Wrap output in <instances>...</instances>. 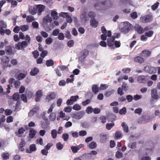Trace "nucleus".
Listing matches in <instances>:
<instances>
[{
	"mask_svg": "<svg viewBox=\"0 0 160 160\" xmlns=\"http://www.w3.org/2000/svg\"><path fill=\"white\" fill-rule=\"evenodd\" d=\"M24 39L27 41H23L22 42H19L15 45V48L18 50H22L26 47L28 44L30 43V38L28 35H26L24 38Z\"/></svg>",
	"mask_w": 160,
	"mask_h": 160,
	"instance_id": "obj_1",
	"label": "nucleus"
},
{
	"mask_svg": "<svg viewBox=\"0 0 160 160\" xmlns=\"http://www.w3.org/2000/svg\"><path fill=\"white\" fill-rule=\"evenodd\" d=\"M111 32L110 31H108V32L107 36L108 38H107V45L109 47H113L114 46V41L116 38H118L120 34L117 33H115L114 35L111 37Z\"/></svg>",
	"mask_w": 160,
	"mask_h": 160,
	"instance_id": "obj_2",
	"label": "nucleus"
},
{
	"mask_svg": "<svg viewBox=\"0 0 160 160\" xmlns=\"http://www.w3.org/2000/svg\"><path fill=\"white\" fill-rule=\"evenodd\" d=\"M123 26L121 29V32L126 34L128 33L132 28V25L128 22H125L123 23Z\"/></svg>",
	"mask_w": 160,
	"mask_h": 160,
	"instance_id": "obj_3",
	"label": "nucleus"
},
{
	"mask_svg": "<svg viewBox=\"0 0 160 160\" xmlns=\"http://www.w3.org/2000/svg\"><path fill=\"white\" fill-rule=\"evenodd\" d=\"M1 64L3 69H5L8 66L10 67V65H8V63L9 61V58L6 56H3L1 58Z\"/></svg>",
	"mask_w": 160,
	"mask_h": 160,
	"instance_id": "obj_4",
	"label": "nucleus"
},
{
	"mask_svg": "<svg viewBox=\"0 0 160 160\" xmlns=\"http://www.w3.org/2000/svg\"><path fill=\"white\" fill-rule=\"evenodd\" d=\"M52 21V19L49 14H48L46 16H45L43 18L42 22V25L43 27L44 28L48 27L47 23L51 22Z\"/></svg>",
	"mask_w": 160,
	"mask_h": 160,
	"instance_id": "obj_5",
	"label": "nucleus"
},
{
	"mask_svg": "<svg viewBox=\"0 0 160 160\" xmlns=\"http://www.w3.org/2000/svg\"><path fill=\"white\" fill-rule=\"evenodd\" d=\"M84 114V112L83 111H80L77 113H73L71 114V116L72 118L80 119H81Z\"/></svg>",
	"mask_w": 160,
	"mask_h": 160,
	"instance_id": "obj_6",
	"label": "nucleus"
},
{
	"mask_svg": "<svg viewBox=\"0 0 160 160\" xmlns=\"http://www.w3.org/2000/svg\"><path fill=\"white\" fill-rule=\"evenodd\" d=\"M144 69L147 72L150 74L155 73L157 71L155 67L150 66H147L145 67Z\"/></svg>",
	"mask_w": 160,
	"mask_h": 160,
	"instance_id": "obj_7",
	"label": "nucleus"
},
{
	"mask_svg": "<svg viewBox=\"0 0 160 160\" xmlns=\"http://www.w3.org/2000/svg\"><path fill=\"white\" fill-rule=\"evenodd\" d=\"M79 96L78 95L72 96L70 99L67 100L66 104L68 105H72L73 104V102H76Z\"/></svg>",
	"mask_w": 160,
	"mask_h": 160,
	"instance_id": "obj_8",
	"label": "nucleus"
},
{
	"mask_svg": "<svg viewBox=\"0 0 160 160\" xmlns=\"http://www.w3.org/2000/svg\"><path fill=\"white\" fill-rule=\"evenodd\" d=\"M150 118L144 116H142L139 118L138 120V122L140 124H144L149 122Z\"/></svg>",
	"mask_w": 160,
	"mask_h": 160,
	"instance_id": "obj_9",
	"label": "nucleus"
},
{
	"mask_svg": "<svg viewBox=\"0 0 160 160\" xmlns=\"http://www.w3.org/2000/svg\"><path fill=\"white\" fill-rule=\"evenodd\" d=\"M152 18L151 15H147L140 18V20L143 23H146L152 21Z\"/></svg>",
	"mask_w": 160,
	"mask_h": 160,
	"instance_id": "obj_10",
	"label": "nucleus"
},
{
	"mask_svg": "<svg viewBox=\"0 0 160 160\" xmlns=\"http://www.w3.org/2000/svg\"><path fill=\"white\" fill-rule=\"evenodd\" d=\"M157 90L156 89L153 88L151 90V97L154 99L159 98V96L157 94Z\"/></svg>",
	"mask_w": 160,
	"mask_h": 160,
	"instance_id": "obj_11",
	"label": "nucleus"
},
{
	"mask_svg": "<svg viewBox=\"0 0 160 160\" xmlns=\"http://www.w3.org/2000/svg\"><path fill=\"white\" fill-rule=\"evenodd\" d=\"M80 20L84 22L88 20V18L85 11H83L82 12L80 15Z\"/></svg>",
	"mask_w": 160,
	"mask_h": 160,
	"instance_id": "obj_12",
	"label": "nucleus"
},
{
	"mask_svg": "<svg viewBox=\"0 0 160 160\" xmlns=\"http://www.w3.org/2000/svg\"><path fill=\"white\" fill-rule=\"evenodd\" d=\"M100 3L103 5V7L104 9H107L109 8L112 6V4L109 1H107L104 2H101Z\"/></svg>",
	"mask_w": 160,
	"mask_h": 160,
	"instance_id": "obj_13",
	"label": "nucleus"
},
{
	"mask_svg": "<svg viewBox=\"0 0 160 160\" xmlns=\"http://www.w3.org/2000/svg\"><path fill=\"white\" fill-rule=\"evenodd\" d=\"M42 92L41 90H38L36 94V98L35 100L37 102H38L40 101V98L42 97Z\"/></svg>",
	"mask_w": 160,
	"mask_h": 160,
	"instance_id": "obj_14",
	"label": "nucleus"
},
{
	"mask_svg": "<svg viewBox=\"0 0 160 160\" xmlns=\"http://www.w3.org/2000/svg\"><path fill=\"white\" fill-rule=\"evenodd\" d=\"M45 7L42 5H38L36 6L37 10L38 15H41L42 12L44 11Z\"/></svg>",
	"mask_w": 160,
	"mask_h": 160,
	"instance_id": "obj_15",
	"label": "nucleus"
},
{
	"mask_svg": "<svg viewBox=\"0 0 160 160\" xmlns=\"http://www.w3.org/2000/svg\"><path fill=\"white\" fill-rule=\"evenodd\" d=\"M36 150V145L32 144L30 146L29 148L26 149V152L28 153H31L32 152L35 151Z\"/></svg>",
	"mask_w": 160,
	"mask_h": 160,
	"instance_id": "obj_16",
	"label": "nucleus"
},
{
	"mask_svg": "<svg viewBox=\"0 0 160 160\" xmlns=\"http://www.w3.org/2000/svg\"><path fill=\"white\" fill-rule=\"evenodd\" d=\"M151 54V51L148 50H145L142 51L140 55L143 57L146 58L150 56Z\"/></svg>",
	"mask_w": 160,
	"mask_h": 160,
	"instance_id": "obj_17",
	"label": "nucleus"
},
{
	"mask_svg": "<svg viewBox=\"0 0 160 160\" xmlns=\"http://www.w3.org/2000/svg\"><path fill=\"white\" fill-rule=\"evenodd\" d=\"M133 60L134 62L140 64L143 63L145 60L144 58L140 56H137L134 58Z\"/></svg>",
	"mask_w": 160,
	"mask_h": 160,
	"instance_id": "obj_18",
	"label": "nucleus"
},
{
	"mask_svg": "<svg viewBox=\"0 0 160 160\" xmlns=\"http://www.w3.org/2000/svg\"><path fill=\"white\" fill-rule=\"evenodd\" d=\"M55 97L56 94L54 92L50 93L47 96L46 98V101L49 102L51 100L54 99Z\"/></svg>",
	"mask_w": 160,
	"mask_h": 160,
	"instance_id": "obj_19",
	"label": "nucleus"
},
{
	"mask_svg": "<svg viewBox=\"0 0 160 160\" xmlns=\"http://www.w3.org/2000/svg\"><path fill=\"white\" fill-rule=\"evenodd\" d=\"M135 29L138 33L141 34L143 33V30L142 27L138 24H136L135 26Z\"/></svg>",
	"mask_w": 160,
	"mask_h": 160,
	"instance_id": "obj_20",
	"label": "nucleus"
},
{
	"mask_svg": "<svg viewBox=\"0 0 160 160\" xmlns=\"http://www.w3.org/2000/svg\"><path fill=\"white\" fill-rule=\"evenodd\" d=\"M43 119L47 120L42 122L41 125L42 127V128L44 129L47 128L49 126V122L48 120V119L47 118L46 119L44 118H43Z\"/></svg>",
	"mask_w": 160,
	"mask_h": 160,
	"instance_id": "obj_21",
	"label": "nucleus"
},
{
	"mask_svg": "<svg viewBox=\"0 0 160 160\" xmlns=\"http://www.w3.org/2000/svg\"><path fill=\"white\" fill-rule=\"evenodd\" d=\"M56 11V9H54L51 11V16L54 20L58 19V13Z\"/></svg>",
	"mask_w": 160,
	"mask_h": 160,
	"instance_id": "obj_22",
	"label": "nucleus"
},
{
	"mask_svg": "<svg viewBox=\"0 0 160 160\" xmlns=\"http://www.w3.org/2000/svg\"><path fill=\"white\" fill-rule=\"evenodd\" d=\"M39 109V107L38 106L34 107L28 113V116L29 117L32 116L35 113H36Z\"/></svg>",
	"mask_w": 160,
	"mask_h": 160,
	"instance_id": "obj_23",
	"label": "nucleus"
},
{
	"mask_svg": "<svg viewBox=\"0 0 160 160\" xmlns=\"http://www.w3.org/2000/svg\"><path fill=\"white\" fill-rule=\"evenodd\" d=\"M137 81L138 83H143L145 82L146 79L144 76H139L137 78Z\"/></svg>",
	"mask_w": 160,
	"mask_h": 160,
	"instance_id": "obj_24",
	"label": "nucleus"
},
{
	"mask_svg": "<svg viewBox=\"0 0 160 160\" xmlns=\"http://www.w3.org/2000/svg\"><path fill=\"white\" fill-rule=\"evenodd\" d=\"M28 11L32 15H34L36 13V10L34 6H29L28 7Z\"/></svg>",
	"mask_w": 160,
	"mask_h": 160,
	"instance_id": "obj_25",
	"label": "nucleus"
},
{
	"mask_svg": "<svg viewBox=\"0 0 160 160\" xmlns=\"http://www.w3.org/2000/svg\"><path fill=\"white\" fill-rule=\"evenodd\" d=\"M60 117L62 118H63V120L67 121L70 118L69 116H66L65 113L62 111H61L60 112Z\"/></svg>",
	"mask_w": 160,
	"mask_h": 160,
	"instance_id": "obj_26",
	"label": "nucleus"
},
{
	"mask_svg": "<svg viewBox=\"0 0 160 160\" xmlns=\"http://www.w3.org/2000/svg\"><path fill=\"white\" fill-rule=\"evenodd\" d=\"M90 22L92 26L94 28H96L98 24V22L94 18L91 19Z\"/></svg>",
	"mask_w": 160,
	"mask_h": 160,
	"instance_id": "obj_27",
	"label": "nucleus"
},
{
	"mask_svg": "<svg viewBox=\"0 0 160 160\" xmlns=\"http://www.w3.org/2000/svg\"><path fill=\"white\" fill-rule=\"evenodd\" d=\"M39 72V69L38 68H34L31 70L30 72V74L32 76H34L37 75Z\"/></svg>",
	"mask_w": 160,
	"mask_h": 160,
	"instance_id": "obj_28",
	"label": "nucleus"
},
{
	"mask_svg": "<svg viewBox=\"0 0 160 160\" xmlns=\"http://www.w3.org/2000/svg\"><path fill=\"white\" fill-rule=\"evenodd\" d=\"M88 54V51L86 49L84 50L81 52V56L80 58L82 59L85 58L87 55Z\"/></svg>",
	"mask_w": 160,
	"mask_h": 160,
	"instance_id": "obj_29",
	"label": "nucleus"
},
{
	"mask_svg": "<svg viewBox=\"0 0 160 160\" xmlns=\"http://www.w3.org/2000/svg\"><path fill=\"white\" fill-rule=\"evenodd\" d=\"M107 139L106 135L101 134L100 135V142L104 143L106 141Z\"/></svg>",
	"mask_w": 160,
	"mask_h": 160,
	"instance_id": "obj_30",
	"label": "nucleus"
},
{
	"mask_svg": "<svg viewBox=\"0 0 160 160\" xmlns=\"http://www.w3.org/2000/svg\"><path fill=\"white\" fill-rule=\"evenodd\" d=\"M36 132L33 129H31L29 132V137L31 138H33L35 135Z\"/></svg>",
	"mask_w": 160,
	"mask_h": 160,
	"instance_id": "obj_31",
	"label": "nucleus"
},
{
	"mask_svg": "<svg viewBox=\"0 0 160 160\" xmlns=\"http://www.w3.org/2000/svg\"><path fill=\"white\" fill-rule=\"evenodd\" d=\"M5 51L7 54H12V50L11 47L10 46H7L5 47Z\"/></svg>",
	"mask_w": 160,
	"mask_h": 160,
	"instance_id": "obj_32",
	"label": "nucleus"
},
{
	"mask_svg": "<svg viewBox=\"0 0 160 160\" xmlns=\"http://www.w3.org/2000/svg\"><path fill=\"white\" fill-rule=\"evenodd\" d=\"M92 91L95 94L97 93L98 92V88L97 85L94 84L92 87Z\"/></svg>",
	"mask_w": 160,
	"mask_h": 160,
	"instance_id": "obj_33",
	"label": "nucleus"
},
{
	"mask_svg": "<svg viewBox=\"0 0 160 160\" xmlns=\"http://www.w3.org/2000/svg\"><path fill=\"white\" fill-rule=\"evenodd\" d=\"M122 127L123 130L124 132H128V127L125 122H123L122 123Z\"/></svg>",
	"mask_w": 160,
	"mask_h": 160,
	"instance_id": "obj_34",
	"label": "nucleus"
},
{
	"mask_svg": "<svg viewBox=\"0 0 160 160\" xmlns=\"http://www.w3.org/2000/svg\"><path fill=\"white\" fill-rule=\"evenodd\" d=\"M1 156L4 160H7L9 159V155L8 152H3Z\"/></svg>",
	"mask_w": 160,
	"mask_h": 160,
	"instance_id": "obj_35",
	"label": "nucleus"
},
{
	"mask_svg": "<svg viewBox=\"0 0 160 160\" xmlns=\"http://www.w3.org/2000/svg\"><path fill=\"white\" fill-rule=\"evenodd\" d=\"M7 1L11 3V4L12 5H13L14 6H16L17 4V2L16 1V0H7ZM18 2H21L22 0H17Z\"/></svg>",
	"mask_w": 160,
	"mask_h": 160,
	"instance_id": "obj_36",
	"label": "nucleus"
},
{
	"mask_svg": "<svg viewBox=\"0 0 160 160\" xmlns=\"http://www.w3.org/2000/svg\"><path fill=\"white\" fill-rule=\"evenodd\" d=\"M97 146L96 143L94 142H92L90 143L88 145L89 148L91 149H93L95 148Z\"/></svg>",
	"mask_w": 160,
	"mask_h": 160,
	"instance_id": "obj_37",
	"label": "nucleus"
},
{
	"mask_svg": "<svg viewBox=\"0 0 160 160\" xmlns=\"http://www.w3.org/2000/svg\"><path fill=\"white\" fill-rule=\"evenodd\" d=\"M57 133V131L56 129H53L51 131V136L53 139H55L56 138Z\"/></svg>",
	"mask_w": 160,
	"mask_h": 160,
	"instance_id": "obj_38",
	"label": "nucleus"
},
{
	"mask_svg": "<svg viewBox=\"0 0 160 160\" xmlns=\"http://www.w3.org/2000/svg\"><path fill=\"white\" fill-rule=\"evenodd\" d=\"M115 137L117 139L121 138L122 137L121 132L119 131H117L115 133Z\"/></svg>",
	"mask_w": 160,
	"mask_h": 160,
	"instance_id": "obj_39",
	"label": "nucleus"
},
{
	"mask_svg": "<svg viewBox=\"0 0 160 160\" xmlns=\"http://www.w3.org/2000/svg\"><path fill=\"white\" fill-rule=\"evenodd\" d=\"M54 64V62L52 59H50L46 61V65L47 67L52 66Z\"/></svg>",
	"mask_w": 160,
	"mask_h": 160,
	"instance_id": "obj_40",
	"label": "nucleus"
},
{
	"mask_svg": "<svg viewBox=\"0 0 160 160\" xmlns=\"http://www.w3.org/2000/svg\"><path fill=\"white\" fill-rule=\"evenodd\" d=\"M20 95L18 93H15L12 96V99L15 101H17L19 98Z\"/></svg>",
	"mask_w": 160,
	"mask_h": 160,
	"instance_id": "obj_41",
	"label": "nucleus"
},
{
	"mask_svg": "<svg viewBox=\"0 0 160 160\" xmlns=\"http://www.w3.org/2000/svg\"><path fill=\"white\" fill-rule=\"evenodd\" d=\"M29 27L28 25H24L20 26V29L23 32L25 31L28 30Z\"/></svg>",
	"mask_w": 160,
	"mask_h": 160,
	"instance_id": "obj_42",
	"label": "nucleus"
},
{
	"mask_svg": "<svg viewBox=\"0 0 160 160\" xmlns=\"http://www.w3.org/2000/svg\"><path fill=\"white\" fill-rule=\"evenodd\" d=\"M49 118L51 121H54L56 119V113L54 112L51 113L49 115Z\"/></svg>",
	"mask_w": 160,
	"mask_h": 160,
	"instance_id": "obj_43",
	"label": "nucleus"
},
{
	"mask_svg": "<svg viewBox=\"0 0 160 160\" xmlns=\"http://www.w3.org/2000/svg\"><path fill=\"white\" fill-rule=\"evenodd\" d=\"M114 92V91L113 90H111L107 91L105 94L104 95L105 97H108L110 96Z\"/></svg>",
	"mask_w": 160,
	"mask_h": 160,
	"instance_id": "obj_44",
	"label": "nucleus"
},
{
	"mask_svg": "<svg viewBox=\"0 0 160 160\" xmlns=\"http://www.w3.org/2000/svg\"><path fill=\"white\" fill-rule=\"evenodd\" d=\"M34 20V17L29 15L27 17L26 21L27 22H31Z\"/></svg>",
	"mask_w": 160,
	"mask_h": 160,
	"instance_id": "obj_45",
	"label": "nucleus"
},
{
	"mask_svg": "<svg viewBox=\"0 0 160 160\" xmlns=\"http://www.w3.org/2000/svg\"><path fill=\"white\" fill-rule=\"evenodd\" d=\"M26 74L20 73L18 74V78L19 80H22L24 78L26 77Z\"/></svg>",
	"mask_w": 160,
	"mask_h": 160,
	"instance_id": "obj_46",
	"label": "nucleus"
},
{
	"mask_svg": "<svg viewBox=\"0 0 160 160\" xmlns=\"http://www.w3.org/2000/svg\"><path fill=\"white\" fill-rule=\"evenodd\" d=\"M72 108L74 110L79 111L81 109V107L78 104H75L73 106Z\"/></svg>",
	"mask_w": 160,
	"mask_h": 160,
	"instance_id": "obj_47",
	"label": "nucleus"
},
{
	"mask_svg": "<svg viewBox=\"0 0 160 160\" xmlns=\"http://www.w3.org/2000/svg\"><path fill=\"white\" fill-rule=\"evenodd\" d=\"M93 108L91 106L87 107L86 112L88 114H90L93 112Z\"/></svg>",
	"mask_w": 160,
	"mask_h": 160,
	"instance_id": "obj_48",
	"label": "nucleus"
},
{
	"mask_svg": "<svg viewBox=\"0 0 160 160\" xmlns=\"http://www.w3.org/2000/svg\"><path fill=\"white\" fill-rule=\"evenodd\" d=\"M56 147L58 150H61L63 148V146L60 142H59L57 143Z\"/></svg>",
	"mask_w": 160,
	"mask_h": 160,
	"instance_id": "obj_49",
	"label": "nucleus"
},
{
	"mask_svg": "<svg viewBox=\"0 0 160 160\" xmlns=\"http://www.w3.org/2000/svg\"><path fill=\"white\" fill-rule=\"evenodd\" d=\"M142 109L141 108H138L136 109L134 111V112L135 113H137L139 115H140L142 112Z\"/></svg>",
	"mask_w": 160,
	"mask_h": 160,
	"instance_id": "obj_50",
	"label": "nucleus"
},
{
	"mask_svg": "<svg viewBox=\"0 0 160 160\" xmlns=\"http://www.w3.org/2000/svg\"><path fill=\"white\" fill-rule=\"evenodd\" d=\"M126 98L127 99L128 102H132L133 99L132 96L130 95H127L126 97Z\"/></svg>",
	"mask_w": 160,
	"mask_h": 160,
	"instance_id": "obj_51",
	"label": "nucleus"
},
{
	"mask_svg": "<svg viewBox=\"0 0 160 160\" xmlns=\"http://www.w3.org/2000/svg\"><path fill=\"white\" fill-rule=\"evenodd\" d=\"M122 88L124 91H126L128 90V86H127V84L125 82H123L122 86Z\"/></svg>",
	"mask_w": 160,
	"mask_h": 160,
	"instance_id": "obj_52",
	"label": "nucleus"
},
{
	"mask_svg": "<svg viewBox=\"0 0 160 160\" xmlns=\"http://www.w3.org/2000/svg\"><path fill=\"white\" fill-rule=\"evenodd\" d=\"M7 27V25L6 22L3 21H0V27L1 28H5Z\"/></svg>",
	"mask_w": 160,
	"mask_h": 160,
	"instance_id": "obj_53",
	"label": "nucleus"
},
{
	"mask_svg": "<svg viewBox=\"0 0 160 160\" xmlns=\"http://www.w3.org/2000/svg\"><path fill=\"white\" fill-rule=\"evenodd\" d=\"M59 15L66 18L68 16L69 14L68 12H61L59 13Z\"/></svg>",
	"mask_w": 160,
	"mask_h": 160,
	"instance_id": "obj_54",
	"label": "nucleus"
},
{
	"mask_svg": "<svg viewBox=\"0 0 160 160\" xmlns=\"http://www.w3.org/2000/svg\"><path fill=\"white\" fill-rule=\"evenodd\" d=\"M71 149L74 153H76L79 150L77 146H72L71 148Z\"/></svg>",
	"mask_w": 160,
	"mask_h": 160,
	"instance_id": "obj_55",
	"label": "nucleus"
},
{
	"mask_svg": "<svg viewBox=\"0 0 160 160\" xmlns=\"http://www.w3.org/2000/svg\"><path fill=\"white\" fill-rule=\"evenodd\" d=\"M65 37L68 39H71L72 36L70 34V32L68 31H67L65 33Z\"/></svg>",
	"mask_w": 160,
	"mask_h": 160,
	"instance_id": "obj_56",
	"label": "nucleus"
},
{
	"mask_svg": "<svg viewBox=\"0 0 160 160\" xmlns=\"http://www.w3.org/2000/svg\"><path fill=\"white\" fill-rule=\"evenodd\" d=\"M25 131V129L23 128H21L20 129H19L18 131V133L17 134V135L18 137H21V135L23 133V132Z\"/></svg>",
	"mask_w": 160,
	"mask_h": 160,
	"instance_id": "obj_57",
	"label": "nucleus"
},
{
	"mask_svg": "<svg viewBox=\"0 0 160 160\" xmlns=\"http://www.w3.org/2000/svg\"><path fill=\"white\" fill-rule=\"evenodd\" d=\"M60 30L58 29H55L52 32V34L54 36H57L60 33Z\"/></svg>",
	"mask_w": 160,
	"mask_h": 160,
	"instance_id": "obj_58",
	"label": "nucleus"
},
{
	"mask_svg": "<svg viewBox=\"0 0 160 160\" xmlns=\"http://www.w3.org/2000/svg\"><path fill=\"white\" fill-rule=\"evenodd\" d=\"M12 111L10 109H7L5 111V114L6 115L8 116L12 114Z\"/></svg>",
	"mask_w": 160,
	"mask_h": 160,
	"instance_id": "obj_59",
	"label": "nucleus"
},
{
	"mask_svg": "<svg viewBox=\"0 0 160 160\" xmlns=\"http://www.w3.org/2000/svg\"><path fill=\"white\" fill-rule=\"evenodd\" d=\"M159 4V3L158 2H156L154 5H152L151 7L152 9L153 10H156L158 8Z\"/></svg>",
	"mask_w": 160,
	"mask_h": 160,
	"instance_id": "obj_60",
	"label": "nucleus"
},
{
	"mask_svg": "<svg viewBox=\"0 0 160 160\" xmlns=\"http://www.w3.org/2000/svg\"><path fill=\"white\" fill-rule=\"evenodd\" d=\"M114 125L113 123H108L106 124V128L107 129L109 130Z\"/></svg>",
	"mask_w": 160,
	"mask_h": 160,
	"instance_id": "obj_61",
	"label": "nucleus"
},
{
	"mask_svg": "<svg viewBox=\"0 0 160 160\" xmlns=\"http://www.w3.org/2000/svg\"><path fill=\"white\" fill-rule=\"evenodd\" d=\"M122 88L119 87L118 89V93L119 94L120 96H122L124 94V92L122 91Z\"/></svg>",
	"mask_w": 160,
	"mask_h": 160,
	"instance_id": "obj_62",
	"label": "nucleus"
},
{
	"mask_svg": "<svg viewBox=\"0 0 160 160\" xmlns=\"http://www.w3.org/2000/svg\"><path fill=\"white\" fill-rule=\"evenodd\" d=\"M58 38L59 40H63L64 39V36L62 33H60L58 35Z\"/></svg>",
	"mask_w": 160,
	"mask_h": 160,
	"instance_id": "obj_63",
	"label": "nucleus"
},
{
	"mask_svg": "<svg viewBox=\"0 0 160 160\" xmlns=\"http://www.w3.org/2000/svg\"><path fill=\"white\" fill-rule=\"evenodd\" d=\"M123 156V154L122 152L117 151L116 154V157L117 158H121Z\"/></svg>",
	"mask_w": 160,
	"mask_h": 160,
	"instance_id": "obj_64",
	"label": "nucleus"
}]
</instances>
